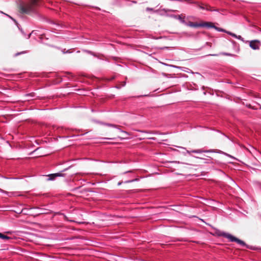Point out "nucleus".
<instances>
[{
  "label": "nucleus",
  "mask_w": 261,
  "mask_h": 261,
  "mask_svg": "<svg viewBox=\"0 0 261 261\" xmlns=\"http://www.w3.org/2000/svg\"><path fill=\"white\" fill-rule=\"evenodd\" d=\"M38 0H31L28 3H22L19 5L21 13L30 14L35 12V7L37 6Z\"/></svg>",
  "instance_id": "nucleus-1"
},
{
  "label": "nucleus",
  "mask_w": 261,
  "mask_h": 261,
  "mask_svg": "<svg viewBox=\"0 0 261 261\" xmlns=\"http://www.w3.org/2000/svg\"><path fill=\"white\" fill-rule=\"evenodd\" d=\"M187 152L188 153H190L191 151L189 150H187ZM191 152L193 153H201L202 152H215V153H218L220 154H225L226 156H229L231 158H233L231 155L228 154L227 153H225L221 150H215V149H210V150H202V149H196V150H193L191 151Z\"/></svg>",
  "instance_id": "nucleus-2"
},
{
  "label": "nucleus",
  "mask_w": 261,
  "mask_h": 261,
  "mask_svg": "<svg viewBox=\"0 0 261 261\" xmlns=\"http://www.w3.org/2000/svg\"><path fill=\"white\" fill-rule=\"evenodd\" d=\"M229 242H236L241 246L246 247L247 248L250 249L251 247H249V245L246 244V243L241 240L239 239L238 238L234 237L232 234H230L229 239H228Z\"/></svg>",
  "instance_id": "nucleus-3"
},
{
  "label": "nucleus",
  "mask_w": 261,
  "mask_h": 261,
  "mask_svg": "<svg viewBox=\"0 0 261 261\" xmlns=\"http://www.w3.org/2000/svg\"><path fill=\"white\" fill-rule=\"evenodd\" d=\"M71 167V166H69L68 168H65L62 171H61L60 172L48 174L47 175V176L48 177V178L47 179V180H54L57 177H63V176H64L65 174L62 173V172L66 171L69 168H70Z\"/></svg>",
  "instance_id": "nucleus-4"
},
{
  "label": "nucleus",
  "mask_w": 261,
  "mask_h": 261,
  "mask_svg": "<svg viewBox=\"0 0 261 261\" xmlns=\"http://www.w3.org/2000/svg\"><path fill=\"white\" fill-rule=\"evenodd\" d=\"M214 229L215 230V233L214 234V236L217 237H223L228 239H229L230 235V233L221 231L217 228H214Z\"/></svg>",
  "instance_id": "nucleus-5"
},
{
  "label": "nucleus",
  "mask_w": 261,
  "mask_h": 261,
  "mask_svg": "<svg viewBox=\"0 0 261 261\" xmlns=\"http://www.w3.org/2000/svg\"><path fill=\"white\" fill-rule=\"evenodd\" d=\"M260 46V42L257 40H252L249 43V46L254 50L258 49Z\"/></svg>",
  "instance_id": "nucleus-6"
},
{
  "label": "nucleus",
  "mask_w": 261,
  "mask_h": 261,
  "mask_svg": "<svg viewBox=\"0 0 261 261\" xmlns=\"http://www.w3.org/2000/svg\"><path fill=\"white\" fill-rule=\"evenodd\" d=\"M30 209H37L38 210V212L34 214L35 216L47 213L45 212L46 211V209L41 208H40L38 207H31Z\"/></svg>",
  "instance_id": "nucleus-7"
},
{
  "label": "nucleus",
  "mask_w": 261,
  "mask_h": 261,
  "mask_svg": "<svg viewBox=\"0 0 261 261\" xmlns=\"http://www.w3.org/2000/svg\"><path fill=\"white\" fill-rule=\"evenodd\" d=\"M100 123L103 124V125H105L106 126H109V127H114V128H117L120 132H122L123 133L127 134L126 132L122 130L121 129L119 128L118 125H117L111 124V123H102V122H101Z\"/></svg>",
  "instance_id": "nucleus-8"
},
{
  "label": "nucleus",
  "mask_w": 261,
  "mask_h": 261,
  "mask_svg": "<svg viewBox=\"0 0 261 261\" xmlns=\"http://www.w3.org/2000/svg\"><path fill=\"white\" fill-rule=\"evenodd\" d=\"M200 27H207L209 28H214V24L212 22L200 23Z\"/></svg>",
  "instance_id": "nucleus-9"
},
{
  "label": "nucleus",
  "mask_w": 261,
  "mask_h": 261,
  "mask_svg": "<svg viewBox=\"0 0 261 261\" xmlns=\"http://www.w3.org/2000/svg\"><path fill=\"white\" fill-rule=\"evenodd\" d=\"M29 210H31L30 208ZM29 208H22L21 211H20V212H17L18 214H23L24 215H33V214H30L28 213Z\"/></svg>",
  "instance_id": "nucleus-10"
},
{
  "label": "nucleus",
  "mask_w": 261,
  "mask_h": 261,
  "mask_svg": "<svg viewBox=\"0 0 261 261\" xmlns=\"http://www.w3.org/2000/svg\"><path fill=\"white\" fill-rule=\"evenodd\" d=\"M188 25L189 26V27H193V28L200 27V23H194V22H190L188 24Z\"/></svg>",
  "instance_id": "nucleus-11"
},
{
  "label": "nucleus",
  "mask_w": 261,
  "mask_h": 261,
  "mask_svg": "<svg viewBox=\"0 0 261 261\" xmlns=\"http://www.w3.org/2000/svg\"><path fill=\"white\" fill-rule=\"evenodd\" d=\"M0 239H2L3 240H11L12 239L11 238H10V237L6 236V235L3 234L1 232H0Z\"/></svg>",
  "instance_id": "nucleus-12"
},
{
  "label": "nucleus",
  "mask_w": 261,
  "mask_h": 261,
  "mask_svg": "<svg viewBox=\"0 0 261 261\" xmlns=\"http://www.w3.org/2000/svg\"><path fill=\"white\" fill-rule=\"evenodd\" d=\"M213 28L215 29L217 31L220 32H224V33H227V31H226L222 28H218V27L215 26V25H214V28Z\"/></svg>",
  "instance_id": "nucleus-13"
},
{
  "label": "nucleus",
  "mask_w": 261,
  "mask_h": 261,
  "mask_svg": "<svg viewBox=\"0 0 261 261\" xmlns=\"http://www.w3.org/2000/svg\"><path fill=\"white\" fill-rule=\"evenodd\" d=\"M25 96L30 98L28 99V100H30L32 99V98H34L35 96V95L34 93H30L26 94L25 95Z\"/></svg>",
  "instance_id": "nucleus-14"
},
{
  "label": "nucleus",
  "mask_w": 261,
  "mask_h": 261,
  "mask_svg": "<svg viewBox=\"0 0 261 261\" xmlns=\"http://www.w3.org/2000/svg\"><path fill=\"white\" fill-rule=\"evenodd\" d=\"M178 18L177 19L179 20L182 23H185V18L182 17L181 15H178Z\"/></svg>",
  "instance_id": "nucleus-15"
},
{
  "label": "nucleus",
  "mask_w": 261,
  "mask_h": 261,
  "mask_svg": "<svg viewBox=\"0 0 261 261\" xmlns=\"http://www.w3.org/2000/svg\"><path fill=\"white\" fill-rule=\"evenodd\" d=\"M199 7L200 9H202V10H206L207 11H217L216 10H211V9H209L207 8H205L204 7V6H202V5H199Z\"/></svg>",
  "instance_id": "nucleus-16"
},
{
  "label": "nucleus",
  "mask_w": 261,
  "mask_h": 261,
  "mask_svg": "<svg viewBox=\"0 0 261 261\" xmlns=\"http://www.w3.org/2000/svg\"><path fill=\"white\" fill-rule=\"evenodd\" d=\"M221 55H223L226 56H230V57H234L235 55L230 53H222L220 54Z\"/></svg>",
  "instance_id": "nucleus-17"
},
{
  "label": "nucleus",
  "mask_w": 261,
  "mask_h": 261,
  "mask_svg": "<svg viewBox=\"0 0 261 261\" xmlns=\"http://www.w3.org/2000/svg\"><path fill=\"white\" fill-rule=\"evenodd\" d=\"M227 34L231 36L232 37H234V38H237V35L232 32H229V31H227Z\"/></svg>",
  "instance_id": "nucleus-18"
},
{
  "label": "nucleus",
  "mask_w": 261,
  "mask_h": 261,
  "mask_svg": "<svg viewBox=\"0 0 261 261\" xmlns=\"http://www.w3.org/2000/svg\"><path fill=\"white\" fill-rule=\"evenodd\" d=\"M125 85H126V82H122L121 86L120 87L116 86V88H117V89H119V88H121V87L125 86Z\"/></svg>",
  "instance_id": "nucleus-19"
},
{
  "label": "nucleus",
  "mask_w": 261,
  "mask_h": 261,
  "mask_svg": "<svg viewBox=\"0 0 261 261\" xmlns=\"http://www.w3.org/2000/svg\"><path fill=\"white\" fill-rule=\"evenodd\" d=\"M162 11H164L165 12H170V11H174L173 10H170V9H163L162 10Z\"/></svg>",
  "instance_id": "nucleus-20"
},
{
  "label": "nucleus",
  "mask_w": 261,
  "mask_h": 261,
  "mask_svg": "<svg viewBox=\"0 0 261 261\" xmlns=\"http://www.w3.org/2000/svg\"><path fill=\"white\" fill-rule=\"evenodd\" d=\"M237 38L238 39H239V40H240L242 41H244V38H243V37H242V36H240V35L237 36Z\"/></svg>",
  "instance_id": "nucleus-21"
},
{
  "label": "nucleus",
  "mask_w": 261,
  "mask_h": 261,
  "mask_svg": "<svg viewBox=\"0 0 261 261\" xmlns=\"http://www.w3.org/2000/svg\"><path fill=\"white\" fill-rule=\"evenodd\" d=\"M86 52H87L88 54H90V55H91L93 56H96L95 54L91 51L87 50Z\"/></svg>",
  "instance_id": "nucleus-22"
},
{
  "label": "nucleus",
  "mask_w": 261,
  "mask_h": 261,
  "mask_svg": "<svg viewBox=\"0 0 261 261\" xmlns=\"http://www.w3.org/2000/svg\"><path fill=\"white\" fill-rule=\"evenodd\" d=\"M1 13H3V14H4L6 15L7 16H8V17H9V18H10L11 19H12L14 22H16V20H15L14 19H13L12 17H11L10 16H9V15L6 14H5V13H3V12H1Z\"/></svg>",
  "instance_id": "nucleus-23"
},
{
  "label": "nucleus",
  "mask_w": 261,
  "mask_h": 261,
  "mask_svg": "<svg viewBox=\"0 0 261 261\" xmlns=\"http://www.w3.org/2000/svg\"><path fill=\"white\" fill-rule=\"evenodd\" d=\"M102 139L104 140H115V138H102Z\"/></svg>",
  "instance_id": "nucleus-24"
},
{
  "label": "nucleus",
  "mask_w": 261,
  "mask_h": 261,
  "mask_svg": "<svg viewBox=\"0 0 261 261\" xmlns=\"http://www.w3.org/2000/svg\"><path fill=\"white\" fill-rule=\"evenodd\" d=\"M165 65H166V66H170L171 67H174V68H179V67L176 66L175 65H168V64H165Z\"/></svg>",
  "instance_id": "nucleus-25"
},
{
  "label": "nucleus",
  "mask_w": 261,
  "mask_h": 261,
  "mask_svg": "<svg viewBox=\"0 0 261 261\" xmlns=\"http://www.w3.org/2000/svg\"><path fill=\"white\" fill-rule=\"evenodd\" d=\"M25 53V51H21V52H20V53H17L15 54V56H17L19 55H21V54H24Z\"/></svg>",
  "instance_id": "nucleus-26"
},
{
  "label": "nucleus",
  "mask_w": 261,
  "mask_h": 261,
  "mask_svg": "<svg viewBox=\"0 0 261 261\" xmlns=\"http://www.w3.org/2000/svg\"><path fill=\"white\" fill-rule=\"evenodd\" d=\"M171 16L175 19H177V18H178V17H177L178 15H172Z\"/></svg>",
  "instance_id": "nucleus-27"
},
{
  "label": "nucleus",
  "mask_w": 261,
  "mask_h": 261,
  "mask_svg": "<svg viewBox=\"0 0 261 261\" xmlns=\"http://www.w3.org/2000/svg\"><path fill=\"white\" fill-rule=\"evenodd\" d=\"M171 16L175 19H177V18H178V17H177L178 15H172Z\"/></svg>",
  "instance_id": "nucleus-28"
},
{
  "label": "nucleus",
  "mask_w": 261,
  "mask_h": 261,
  "mask_svg": "<svg viewBox=\"0 0 261 261\" xmlns=\"http://www.w3.org/2000/svg\"><path fill=\"white\" fill-rule=\"evenodd\" d=\"M153 10V9L152 8H146V11H152Z\"/></svg>",
  "instance_id": "nucleus-29"
},
{
  "label": "nucleus",
  "mask_w": 261,
  "mask_h": 261,
  "mask_svg": "<svg viewBox=\"0 0 261 261\" xmlns=\"http://www.w3.org/2000/svg\"><path fill=\"white\" fill-rule=\"evenodd\" d=\"M209 56H217V54H213V55H210Z\"/></svg>",
  "instance_id": "nucleus-30"
},
{
  "label": "nucleus",
  "mask_w": 261,
  "mask_h": 261,
  "mask_svg": "<svg viewBox=\"0 0 261 261\" xmlns=\"http://www.w3.org/2000/svg\"><path fill=\"white\" fill-rule=\"evenodd\" d=\"M195 158H198V159H202V160H204V159H203V158H199L198 156H195Z\"/></svg>",
  "instance_id": "nucleus-31"
},
{
  "label": "nucleus",
  "mask_w": 261,
  "mask_h": 261,
  "mask_svg": "<svg viewBox=\"0 0 261 261\" xmlns=\"http://www.w3.org/2000/svg\"><path fill=\"white\" fill-rule=\"evenodd\" d=\"M0 192H4V191L3 190H2L1 189H0Z\"/></svg>",
  "instance_id": "nucleus-32"
},
{
  "label": "nucleus",
  "mask_w": 261,
  "mask_h": 261,
  "mask_svg": "<svg viewBox=\"0 0 261 261\" xmlns=\"http://www.w3.org/2000/svg\"><path fill=\"white\" fill-rule=\"evenodd\" d=\"M119 138H120L121 140H122L123 139V138L122 137H119Z\"/></svg>",
  "instance_id": "nucleus-33"
},
{
  "label": "nucleus",
  "mask_w": 261,
  "mask_h": 261,
  "mask_svg": "<svg viewBox=\"0 0 261 261\" xmlns=\"http://www.w3.org/2000/svg\"><path fill=\"white\" fill-rule=\"evenodd\" d=\"M121 184V183L120 182H118V185H119H119H120Z\"/></svg>",
  "instance_id": "nucleus-34"
},
{
  "label": "nucleus",
  "mask_w": 261,
  "mask_h": 261,
  "mask_svg": "<svg viewBox=\"0 0 261 261\" xmlns=\"http://www.w3.org/2000/svg\"><path fill=\"white\" fill-rule=\"evenodd\" d=\"M2 177L4 178H7L6 177H5V176H2Z\"/></svg>",
  "instance_id": "nucleus-35"
},
{
  "label": "nucleus",
  "mask_w": 261,
  "mask_h": 261,
  "mask_svg": "<svg viewBox=\"0 0 261 261\" xmlns=\"http://www.w3.org/2000/svg\"><path fill=\"white\" fill-rule=\"evenodd\" d=\"M70 221H71V222H75V221L74 220H69Z\"/></svg>",
  "instance_id": "nucleus-36"
},
{
  "label": "nucleus",
  "mask_w": 261,
  "mask_h": 261,
  "mask_svg": "<svg viewBox=\"0 0 261 261\" xmlns=\"http://www.w3.org/2000/svg\"><path fill=\"white\" fill-rule=\"evenodd\" d=\"M231 179V180L232 181V182H234V181H233L232 179Z\"/></svg>",
  "instance_id": "nucleus-37"
},
{
  "label": "nucleus",
  "mask_w": 261,
  "mask_h": 261,
  "mask_svg": "<svg viewBox=\"0 0 261 261\" xmlns=\"http://www.w3.org/2000/svg\"><path fill=\"white\" fill-rule=\"evenodd\" d=\"M37 150H38V148H37V149L34 150V151H37Z\"/></svg>",
  "instance_id": "nucleus-38"
},
{
  "label": "nucleus",
  "mask_w": 261,
  "mask_h": 261,
  "mask_svg": "<svg viewBox=\"0 0 261 261\" xmlns=\"http://www.w3.org/2000/svg\"><path fill=\"white\" fill-rule=\"evenodd\" d=\"M37 150H38V148H37V149L34 150V151H37Z\"/></svg>",
  "instance_id": "nucleus-39"
},
{
  "label": "nucleus",
  "mask_w": 261,
  "mask_h": 261,
  "mask_svg": "<svg viewBox=\"0 0 261 261\" xmlns=\"http://www.w3.org/2000/svg\"><path fill=\"white\" fill-rule=\"evenodd\" d=\"M37 150H38V148H37V149L34 150V151H37Z\"/></svg>",
  "instance_id": "nucleus-40"
},
{
  "label": "nucleus",
  "mask_w": 261,
  "mask_h": 261,
  "mask_svg": "<svg viewBox=\"0 0 261 261\" xmlns=\"http://www.w3.org/2000/svg\"><path fill=\"white\" fill-rule=\"evenodd\" d=\"M109 144H114V143H109Z\"/></svg>",
  "instance_id": "nucleus-41"
},
{
  "label": "nucleus",
  "mask_w": 261,
  "mask_h": 261,
  "mask_svg": "<svg viewBox=\"0 0 261 261\" xmlns=\"http://www.w3.org/2000/svg\"><path fill=\"white\" fill-rule=\"evenodd\" d=\"M180 147V148H182V149H185V148H184V147Z\"/></svg>",
  "instance_id": "nucleus-42"
},
{
  "label": "nucleus",
  "mask_w": 261,
  "mask_h": 261,
  "mask_svg": "<svg viewBox=\"0 0 261 261\" xmlns=\"http://www.w3.org/2000/svg\"><path fill=\"white\" fill-rule=\"evenodd\" d=\"M31 35V34H30L29 35V37H30Z\"/></svg>",
  "instance_id": "nucleus-43"
},
{
  "label": "nucleus",
  "mask_w": 261,
  "mask_h": 261,
  "mask_svg": "<svg viewBox=\"0 0 261 261\" xmlns=\"http://www.w3.org/2000/svg\"><path fill=\"white\" fill-rule=\"evenodd\" d=\"M31 35V34H30L29 35V37H30Z\"/></svg>",
  "instance_id": "nucleus-44"
},
{
  "label": "nucleus",
  "mask_w": 261,
  "mask_h": 261,
  "mask_svg": "<svg viewBox=\"0 0 261 261\" xmlns=\"http://www.w3.org/2000/svg\"><path fill=\"white\" fill-rule=\"evenodd\" d=\"M31 35V34H30L29 35V37H30Z\"/></svg>",
  "instance_id": "nucleus-45"
}]
</instances>
